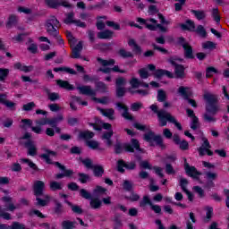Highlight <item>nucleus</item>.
Instances as JSON below:
<instances>
[{"label": "nucleus", "mask_w": 229, "mask_h": 229, "mask_svg": "<svg viewBox=\"0 0 229 229\" xmlns=\"http://www.w3.org/2000/svg\"><path fill=\"white\" fill-rule=\"evenodd\" d=\"M131 144H126L123 146L116 145L114 151L119 155V153H123V149H125V151H129L130 153H133V151H139L140 153H144V150L140 148V144L139 143V140L132 139L131 140Z\"/></svg>", "instance_id": "obj_1"}, {"label": "nucleus", "mask_w": 229, "mask_h": 229, "mask_svg": "<svg viewBox=\"0 0 229 229\" xmlns=\"http://www.w3.org/2000/svg\"><path fill=\"white\" fill-rule=\"evenodd\" d=\"M137 22H140V24H145L146 28L148 30H150V31H155L157 28H158L160 31H163V33H167V27H164L161 24H157V20L153 18L147 20L143 18H137ZM149 22H151L152 24Z\"/></svg>", "instance_id": "obj_2"}, {"label": "nucleus", "mask_w": 229, "mask_h": 229, "mask_svg": "<svg viewBox=\"0 0 229 229\" xmlns=\"http://www.w3.org/2000/svg\"><path fill=\"white\" fill-rule=\"evenodd\" d=\"M168 62L169 64H171V65H174V67H175L174 72L177 78L185 77V68L183 67V65L178 64H180V62H182V59L176 56H172L168 59Z\"/></svg>", "instance_id": "obj_3"}, {"label": "nucleus", "mask_w": 229, "mask_h": 229, "mask_svg": "<svg viewBox=\"0 0 229 229\" xmlns=\"http://www.w3.org/2000/svg\"><path fill=\"white\" fill-rule=\"evenodd\" d=\"M59 26H60V21H58L56 17L52 16L47 21V33L50 34L51 37L58 38V30H56V28H58Z\"/></svg>", "instance_id": "obj_4"}, {"label": "nucleus", "mask_w": 229, "mask_h": 229, "mask_svg": "<svg viewBox=\"0 0 229 229\" xmlns=\"http://www.w3.org/2000/svg\"><path fill=\"white\" fill-rule=\"evenodd\" d=\"M150 109L154 114H157V117L159 119L160 126H166L167 121H165L166 117L169 115V113L164 109H161L158 111V106L155 104L150 106Z\"/></svg>", "instance_id": "obj_5"}, {"label": "nucleus", "mask_w": 229, "mask_h": 229, "mask_svg": "<svg viewBox=\"0 0 229 229\" xmlns=\"http://www.w3.org/2000/svg\"><path fill=\"white\" fill-rule=\"evenodd\" d=\"M202 145L199 148L198 151H199V155L200 157H205V155H208V157H212V155H214V152H212V150H210V148H212V146H210V142H208V140L206 137H202Z\"/></svg>", "instance_id": "obj_6"}, {"label": "nucleus", "mask_w": 229, "mask_h": 229, "mask_svg": "<svg viewBox=\"0 0 229 229\" xmlns=\"http://www.w3.org/2000/svg\"><path fill=\"white\" fill-rule=\"evenodd\" d=\"M144 140H147V142H149L150 144H157V146H164L162 136L156 135L154 132L149 131L145 134Z\"/></svg>", "instance_id": "obj_7"}, {"label": "nucleus", "mask_w": 229, "mask_h": 229, "mask_svg": "<svg viewBox=\"0 0 229 229\" xmlns=\"http://www.w3.org/2000/svg\"><path fill=\"white\" fill-rule=\"evenodd\" d=\"M102 126L104 130H109L108 131L104 132L102 140H105L106 146H112V140H110L112 138V135H114V131H112V125L108 123H105Z\"/></svg>", "instance_id": "obj_8"}, {"label": "nucleus", "mask_w": 229, "mask_h": 229, "mask_svg": "<svg viewBox=\"0 0 229 229\" xmlns=\"http://www.w3.org/2000/svg\"><path fill=\"white\" fill-rule=\"evenodd\" d=\"M64 24H75L79 28H86L87 25L85 22L81 21L80 20H74V13H66V19L64 20Z\"/></svg>", "instance_id": "obj_9"}, {"label": "nucleus", "mask_w": 229, "mask_h": 229, "mask_svg": "<svg viewBox=\"0 0 229 229\" xmlns=\"http://www.w3.org/2000/svg\"><path fill=\"white\" fill-rule=\"evenodd\" d=\"M46 4L49 8H58V6H64V8H71V4L65 0H46Z\"/></svg>", "instance_id": "obj_10"}, {"label": "nucleus", "mask_w": 229, "mask_h": 229, "mask_svg": "<svg viewBox=\"0 0 229 229\" xmlns=\"http://www.w3.org/2000/svg\"><path fill=\"white\" fill-rule=\"evenodd\" d=\"M77 90H79L80 94H82L83 96H90L91 98L97 96V90L92 89L90 86H79L77 87Z\"/></svg>", "instance_id": "obj_11"}, {"label": "nucleus", "mask_w": 229, "mask_h": 229, "mask_svg": "<svg viewBox=\"0 0 229 229\" xmlns=\"http://www.w3.org/2000/svg\"><path fill=\"white\" fill-rule=\"evenodd\" d=\"M34 194L38 198V196H44V190L46 189V184L42 181H36L34 182Z\"/></svg>", "instance_id": "obj_12"}, {"label": "nucleus", "mask_w": 229, "mask_h": 229, "mask_svg": "<svg viewBox=\"0 0 229 229\" xmlns=\"http://www.w3.org/2000/svg\"><path fill=\"white\" fill-rule=\"evenodd\" d=\"M184 169L187 173L188 176H191V178H198L199 176V172L196 170V167L189 165V163H187V159L184 158Z\"/></svg>", "instance_id": "obj_13"}, {"label": "nucleus", "mask_w": 229, "mask_h": 229, "mask_svg": "<svg viewBox=\"0 0 229 229\" xmlns=\"http://www.w3.org/2000/svg\"><path fill=\"white\" fill-rule=\"evenodd\" d=\"M116 106H117L118 110L120 112H122V116L124 119H127V121L133 120V116H131V114H130V112L128 111V106H126V105H124L123 103H117Z\"/></svg>", "instance_id": "obj_14"}, {"label": "nucleus", "mask_w": 229, "mask_h": 229, "mask_svg": "<svg viewBox=\"0 0 229 229\" xmlns=\"http://www.w3.org/2000/svg\"><path fill=\"white\" fill-rule=\"evenodd\" d=\"M124 168L130 170L135 169V163H124L123 160H119L117 162V171H119V173H124Z\"/></svg>", "instance_id": "obj_15"}, {"label": "nucleus", "mask_w": 229, "mask_h": 229, "mask_svg": "<svg viewBox=\"0 0 229 229\" xmlns=\"http://www.w3.org/2000/svg\"><path fill=\"white\" fill-rule=\"evenodd\" d=\"M25 147L28 149V155L30 157L37 156V145L31 140H28L25 143Z\"/></svg>", "instance_id": "obj_16"}, {"label": "nucleus", "mask_w": 229, "mask_h": 229, "mask_svg": "<svg viewBox=\"0 0 229 229\" xmlns=\"http://www.w3.org/2000/svg\"><path fill=\"white\" fill-rule=\"evenodd\" d=\"M179 42L184 49L186 58H192V47H191L189 44L185 43V39L183 38H179Z\"/></svg>", "instance_id": "obj_17"}, {"label": "nucleus", "mask_w": 229, "mask_h": 229, "mask_svg": "<svg viewBox=\"0 0 229 229\" xmlns=\"http://www.w3.org/2000/svg\"><path fill=\"white\" fill-rule=\"evenodd\" d=\"M83 50V41H80L72 50V58H80Z\"/></svg>", "instance_id": "obj_18"}, {"label": "nucleus", "mask_w": 229, "mask_h": 229, "mask_svg": "<svg viewBox=\"0 0 229 229\" xmlns=\"http://www.w3.org/2000/svg\"><path fill=\"white\" fill-rule=\"evenodd\" d=\"M178 93L180 94V96H182V98H183V99H189V98H191V96L192 95L191 88L183 86H181L178 89Z\"/></svg>", "instance_id": "obj_19"}, {"label": "nucleus", "mask_w": 229, "mask_h": 229, "mask_svg": "<svg viewBox=\"0 0 229 229\" xmlns=\"http://www.w3.org/2000/svg\"><path fill=\"white\" fill-rule=\"evenodd\" d=\"M64 121V115L59 114L55 118L47 119V122L43 123V124H49L52 128H56L58 123H62Z\"/></svg>", "instance_id": "obj_20"}, {"label": "nucleus", "mask_w": 229, "mask_h": 229, "mask_svg": "<svg viewBox=\"0 0 229 229\" xmlns=\"http://www.w3.org/2000/svg\"><path fill=\"white\" fill-rule=\"evenodd\" d=\"M45 151L46 153L41 155V158H43V160L47 164H53L50 157H56V152L49 149H46Z\"/></svg>", "instance_id": "obj_21"}, {"label": "nucleus", "mask_w": 229, "mask_h": 229, "mask_svg": "<svg viewBox=\"0 0 229 229\" xmlns=\"http://www.w3.org/2000/svg\"><path fill=\"white\" fill-rule=\"evenodd\" d=\"M98 71H100V72H104L105 74H110L112 71H114V72H121L122 74L126 72L124 70L119 69L117 65L114 66L113 68H110V67L99 68Z\"/></svg>", "instance_id": "obj_22"}, {"label": "nucleus", "mask_w": 229, "mask_h": 229, "mask_svg": "<svg viewBox=\"0 0 229 229\" xmlns=\"http://www.w3.org/2000/svg\"><path fill=\"white\" fill-rule=\"evenodd\" d=\"M98 110L100 111V114H102V115H104L105 117H107V119H110L111 121H114V114H115V111H114V109L98 108Z\"/></svg>", "instance_id": "obj_23"}, {"label": "nucleus", "mask_w": 229, "mask_h": 229, "mask_svg": "<svg viewBox=\"0 0 229 229\" xmlns=\"http://www.w3.org/2000/svg\"><path fill=\"white\" fill-rule=\"evenodd\" d=\"M14 69L21 71L22 72H31V71H33V66H26L25 64H22L21 63H16L14 64Z\"/></svg>", "instance_id": "obj_24"}, {"label": "nucleus", "mask_w": 229, "mask_h": 229, "mask_svg": "<svg viewBox=\"0 0 229 229\" xmlns=\"http://www.w3.org/2000/svg\"><path fill=\"white\" fill-rule=\"evenodd\" d=\"M43 197H44V199L37 197L36 201L38 202L36 205H38L39 207H46L47 205L49 204V201H51V196H49L48 194H46V195H43Z\"/></svg>", "instance_id": "obj_25"}, {"label": "nucleus", "mask_w": 229, "mask_h": 229, "mask_svg": "<svg viewBox=\"0 0 229 229\" xmlns=\"http://www.w3.org/2000/svg\"><path fill=\"white\" fill-rule=\"evenodd\" d=\"M3 201L5 202V210H9V212H13L17 207L12 203V198L10 197H4Z\"/></svg>", "instance_id": "obj_26"}, {"label": "nucleus", "mask_w": 229, "mask_h": 229, "mask_svg": "<svg viewBox=\"0 0 229 229\" xmlns=\"http://www.w3.org/2000/svg\"><path fill=\"white\" fill-rule=\"evenodd\" d=\"M206 112L212 115H216V114L219 112V106H217V104H208L206 106Z\"/></svg>", "instance_id": "obj_27"}, {"label": "nucleus", "mask_w": 229, "mask_h": 229, "mask_svg": "<svg viewBox=\"0 0 229 229\" xmlns=\"http://www.w3.org/2000/svg\"><path fill=\"white\" fill-rule=\"evenodd\" d=\"M130 84L132 87V89H139V87H145L146 89H148V87H149V84L142 83L139 81V79L137 78H132L130 81Z\"/></svg>", "instance_id": "obj_28"}, {"label": "nucleus", "mask_w": 229, "mask_h": 229, "mask_svg": "<svg viewBox=\"0 0 229 229\" xmlns=\"http://www.w3.org/2000/svg\"><path fill=\"white\" fill-rule=\"evenodd\" d=\"M128 44H129L130 47H131L133 53H135L136 55H140V53H142L140 47H139V45H137V43L135 42V39H130Z\"/></svg>", "instance_id": "obj_29"}, {"label": "nucleus", "mask_w": 229, "mask_h": 229, "mask_svg": "<svg viewBox=\"0 0 229 229\" xmlns=\"http://www.w3.org/2000/svg\"><path fill=\"white\" fill-rule=\"evenodd\" d=\"M90 208L94 210L98 208H101V205H103V202L98 198L91 199L89 201Z\"/></svg>", "instance_id": "obj_30"}, {"label": "nucleus", "mask_w": 229, "mask_h": 229, "mask_svg": "<svg viewBox=\"0 0 229 229\" xmlns=\"http://www.w3.org/2000/svg\"><path fill=\"white\" fill-rule=\"evenodd\" d=\"M204 99L207 100L208 105H215L217 102V97L210 93H205Z\"/></svg>", "instance_id": "obj_31"}, {"label": "nucleus", "mask_w": 229, "mask_h": 229, "mask_svg": "<svg viewBox=\"0 0 229 229\" xmlns=\"http://www.w3.org/2000/svg\"><path fill=\"white\" fill-rule=\"evenodd\" d=\"M182 30H188L189 31H196V26L194 25V21L188 20L186 24H181Z\"/></svg>", "instance_id": "obj_32"}, {"label": "nucleus", "mask_w": 229, "mask_h": 229, "mask_svg": "<svg viewBox=\"0 0 229 229\" xmlns=\"http://www.w3.org/2000/svg\"><path fill=\"white\" fill-rule=\"evenodd\" d=\"M57 85L61 87V89H65L66 90H74V87L69 83L67 81H57Z\"/></svg>", "instance_id": "obj_33"}, {"label": "nucleus", "mask_w": 229, "mask_h": 229, "mask_svg": "<svg viewBox=\"0 0 229 229\" xmlns=\"http://www.w3.org/2000/svg\"><path fill=\"white\" fill-rule=\"evenodd\" d=\"M98 62L102 65V67H110L111 65H114L115 61L114 59L105 60L101 57H98Z\"/></svg>", "instance_id": "obj_34"}, {"label": "nucleus", "mask_w": 229, "mask_h": 229, "mask_svg": "<svg viewBox=\"0 0 229 229\" xmlns=\"http://www.w3.org/2000/svg\"><path fill=\"white\" fill-rule=\"evenodd\" d=\"M96 89H95V90H97V92L98 91L102 92V94H105V92H107V90H108V87L103 81L97 82Z\"/></svg>", "instance_id": "obj_35"}, {"label": "nucleus", "mask_w": 229, "mask_h": 229, "mask_svg": "<svg viewBox=\"0 0 229 229\" xmlns=\"http://www.w3.org/2000/svg\"><path fill=\"white\" fill-rule=\"evenodd\" d=\"M165 121H168V123H172L173 124H174L176 126V128L179 129L180 131L182 130V123H178L176 121V118H174V116L171 115V114H169L166 116Z\"/></svg>", "instance_id": "obj_36"}, {"label": "nucleus", "mask_w": 229, "mask_h": 229, "mask_svg": "<svg viewBox=\"0 0 229 229\" xmlns=\"http://www.w3.org/2000/svg\"><path fill=\"white\" fill-rule=\"evenodd\" d=\"M113 35H114V32L111 30H104L98 33V38H101V39L112 38Z\"/></svg>", "instance_id": "obj_37"}, {"label": "nucleus", "mask_w": 229, "mask_h": 229, "mask_svg": "<svg viewBox=\"0 0 229 229\" xmlns=\"http://www.w3.org/2000/svg\"><path fill=\"white\" fill-rule=\"evenodd\" d=\"M62 228L63 229H73L76 228V222L64 220L62 222Z\"/></svg>", "instance_id": "obj_38"}, {"label": "nucleus", "mask_w": 229, "mask_h": 229, "mask_svg": "<svg viewBox=\"0 0 229 229\" xmlns=\"http://www.w3.org/2000/svg\"><path fill=\"white\" fill-rule=\"evenodd\" d=\"M54 164L55 165H56V167L61 169V171H64V176H72V174H73L72 170H65V166L60 164L59 162H55Z\"/></svg>", "instance_id": "obj_39"}, {"label": "nucleus", "mask_w": 229, "mask_h": 229, "mask_svg": "<svg viewBox=\"0 0 229 229\" xmlns=\"http://www.w3.org/2000/svg\"><path fill=\"white\" fill-rule=\"evenodd\" d=\"M92 169H93L94 175L98 178L100 176H103V173H105V170L101 165H94Z\"/></svg>", "instance_id": "obj_40"}, {"label": "nucleus", "mask_w": 229, "mask_h": 229, "mask_svg": "<svg viewBox=\"0 0 229 229\" xmlns=\"http://www.w3.org/2000/svg\"><path fill=\"white\" fill-rule=\"evenodd\" d=\"M216 114H212L206 111V113L203 114V119L206 123H216V117H214Z\"/></svg>", "instance_id": "obj_41"}, {"label": "nucleus", "mask_w": 229, "mask_h": 229, "mask_svg": "<svg viewBox=\"0 0 229 229\" xmlns=\"http://www.w3.org/2000/svg\"><path fill=\"white\" fill-rule=\"evenodd\" d=\"M65 203H67L69 205V207L72 208V212H74V214H83V209H81V208H80V206L72 205V203H71L68 200H65Z\"/></svg>", "instance_id": "obj_42"}, {"label": "nucleus", "mask_w": 229, "mask_h": 229, "mask_svg": "<svg viewBox=\"0 0 229 229\" xmlns=\"http://www.w3.org/2000/svg\"><path fill=\"white\" fill-rule=\"evenodd\" d=\"M47 96L50 101H58L60 99V94L50 92L49 90L47 91Z\"/></svg>", "instance_id": "obj_43"}, {"label": "nucleus", "mask_w": 229, "mask_h": 229, "mask_svg": "<svg viewBox=\"0 0 229 229\" xmlns=\"http://www.w3.org/2000/svg\"><path fill=\"white\" fill-rule=\"evenodd\" d=\"M191 13H193V15H195V17H196V19H198V21H201V20L205 19V17H207V15L205 14V12H203V11L192 10Z\"/></svg>", "instance_id": "obj_44"}, {"label": "nucleus", "mask_w": 229, "mask_h": 229, "mask_svg": "<svg viewBox=\"0 0 229 229\" xmlns=\"http://www.w3.org/2000/svg\"><path fill=\"white\" fill-rule=\"evenodd\" d=\"M212 17L215 21H216V24H219L221 22V16H219V9L214 8L212 10Z\"/></svg>", "instance_id": "obj_45"}, {"label": "nucleus", "mask_w": 229, "mask_h": 229, "mask_svg": "<svg viewBox=\"0 0 229 229\" xmlns=\"http://www.w3.org/2000/svg\"><path fill=\"white\" fill-rule=\"evenodd\" d=\"M8 74H10L9 69L0 68V81H4L8 78Z\"/></svg>", "instance_id": "obj_46"}, {"label": "nucleus", "mask_w": 229, "mask_h": 229, "mask_svg": "<svg viewBox=\"0 0 229 229\" xmlns=\"http://www.w3.org/2000/svg\"><path fill=\"white\" fill-rule=\"evenodd\" d=\"M146 205H149V207L153 205V202H151V199H149L148 196H144L143 199L140 202V207H141L142 208H144Z\"/></svg>", "instance_id": "obj_47"}, {"label": "nucleus", "mask_w": 229, "mask_h": 229, "mask_svg": "<svg viewBox=\"0 0 229 229\" xmlns=\"http://www.w3.org/2000/svg\"><path fill=\"white\" fill-rule=\"evenodd\" d=\"M51 191H62V184L56 181L50 182Z\"/></svg>", "instance_id": "obj_48"}, {"label": "nucleus", "mask_w": 229, "mask_h": 229, "mask_svg": "<svg viewBox=\"0 0 229 229\" xmlns=\"http://www.w3.org/2000/svg\"><path fill=\"white\" fill-rule=\"evenodd\" d=\"M206 223H208L210 221V219H212V216L214 214V208H210V207H207L206 208Z\"/></svg>", "instance_id": "obj_49"}, {"label": "nucleus", "mask_w": 229, "mask_h": 229, "mask_svg": "<svg viewBox=\"0 0 229 229\" xmlns=\"http://www.w3.org/2000/svg\"><path fill=\"white\" fill-rule=\"evenodd\" d=\"M21 163L28 165V166L30 167V169H34V170L37 169V165H35V163H33L31 160L28 158L21 159Z\"/></svg>", "instance_id": "obj_50"}, {"label": "nucleus", "mask_w": 229, "mask_h": 229, "mask_svg": "<svg viewBox=\"0 0 229 229\" xmlns=\"http://www.w3.org/2000/svg\"><path fill=\"white\" fill-rule=\"evenodd\" d=\"M199 127V120L198 119V116H193V118H191V130H198Z\"/></svg>", "instance_id": "obj_51"}, {"label": "nucleus", "mask_w": 229, "mask_h": 229, "mask_svg": "<svg viewBox=\"0 0 229 229\" xmlns=\"http://www.w3.org/2000/svg\"><path fill=\"white\" fill-rule=\"evenodd\" d=\"M93 101L100 103V105H108L110 98L108 97H103L102 98H93Z\"/></svg>", "instance_id": "obj_52"}, {"label": "nucleus", "mask_w": 229, "mask_h": 229, "mask_svg": "<svg viewBox=\"0 0 229 229\" xmlns=\"http://www.w3.org/2000/svg\"><path fill=\"white\" fill-rule=\"evenodd\" d=\"M80 139H92L94 137V132L92 131H82L79 134Z\"/></svg>", "instance_id": "obj_53"}, {"label": "nucleus", "mask_w": 229, "mask_h": 229, "mask_svg": "<svg viewBox=\"0 0 229 229\" xmlns=\"http://www.w3.org/2000/svg\"><path fill=\"white\" fill-rule=\"evenodd\" d=\"M195 31L200 37H207V30H205V28L203 27V25H199L195 30Z\"/></svg>", "instance_id": "obj_54"}, {"label": "nucleus", "mask_w": 229, "mask_h": 229, "mask_svg": "<svg viewBox=\"0 0 229 229\" xmlns=\"http://www.w3.org/2000/svg\"><path fill=\"white\" fill-rule=\"evenodd\" d=\"M106 192V189L101 187V186H97L96 189L93 191V194L96 196H101V194H105Z\"/></svg>", "instance_id": "obj_55"}, {"label": "nucleus", "mask_w": 229, "mask_h": 229, "mask_svg": "<svg viewBox=\"0 0 229 229\" xmlns=\"http://www.w3.org/2000/svg\"><path fill=\"white\" fill-rule=\"evenodd\" d=\"M35 106H37V105H35L34 102H30L28 104L23 105L22 110H24L25 112H30L33 110Z\"/></svg>", "instance_id": "obj_56"}, {"label": "nucleus", "mask_w": 229, "mask_h": 229, "mask_svg": "<svg viewBox=\"0 0 229 229\" xmlns=\"http://www.w3.org/2000/svg\"><path fill=\"white\" fill-rule=\"evenodd\" d=\"M157 101H159L160 103L165 101V91H164V89H159L157 91Z\"/></svg>", "instance_id": "obj_57"}, {"label": "nucleus", "mask_w": 229, "mask_h": 229, "mask_svg": "<svg viewBox=\"0 0 229 229\" xmlns=\"http://www.w3.org/2000/svg\"><path fill=\"white\" fill-rule=\"evenodd\" d=\"M87 146L91 149H98L99 143L96 140H89L87 141Z\"/></svg>", "instance_id": "obj_58"}, {"label": "nucleus", "mask_w": 229, "mask_h": 229, "mask_svg": "<svg viewBox=\"0 0 229 229\" xmlns=\"http://www.w3.org/2000/svg\"><path fill=\"white\" fill-rule=\"evenodd\" d=\"M204 49H216V44L212 41H207L202 44Z\"/></svg>", "instance_id": "obj_59"}, {"label": "nucleus", "mask_w": 229, "mask_h": 229, "mask_svg": "<svg viewBox=\"0 0 229 229\" xmlns=\"http://www.w3.org/2000/svg\"><path fill=\"white\" fill-rule=\"evenodd\" d=\"M4 105L9 108V110H15V106H17V104L15 102H12L10 100L5 99V102Z\"/></svg>", "instance_id": "obj_60"}, {"label": "nucleus", "mask_w": 229, "mask_h": 229, "mask_svg": "<svg viewBox=\"0 0 229 229\" xmlns=\"http://www.w3.org/2000/svg\"><path fill=\"white\" fill-rule=\"evenodd\" d=\"M17 22V17L16 16H10L9 17V20L7 21V24H6V28H10L11 26H14V24H16Z\"/></svg>", "instance_id": "obj_61"}, {"label": "nucleus", "mask_w": 229, "mask_h": 229, "mask_svg": "<svg viewBox=\"0 0 229 229\" xmlns=\"http://www.w3.org/2000/svg\"><path fill=\"white\" fill-rule=\"evenodd\" d=\"M80 194H81V198H84V199H90V198H92L90 193L89 191H87V190H85V189H81L80 191Z\"/></svg>", "instance_id": "obj_62"}, {"label": "nucleus", "mask_w": 229, "mask_h": 229, "mask_svg": "<svg viewBox=\"0 0 229 229\" xmlns=\"http://www.w3.org/2000/svg\"><path fill=\"white\" fill-rule=\"evenodd\" d=\"M205 176L207 178V180H216V178H217V174L216 173H212V172H206L205 173Z\"/></svg>", "instance_id": "obj_63"}, {"label": "nucleus", "mask_w": 229, "mask_h": 229, "mask_svg": "<svg viewBox=\"0 0 229 229\" xmlns=\"http://www.w3.org/2000/svg\"><path fill=\"white\" fill-rule=\"evenodd\" d=\"M11 229H26V226L19 222H13Z\"/></svg>", "instance_id": "obj_64"}]
</instances>
